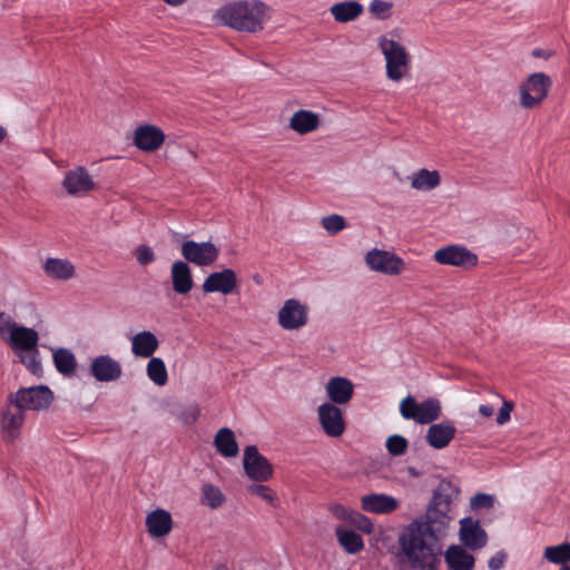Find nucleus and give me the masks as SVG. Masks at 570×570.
<instances>
[{
  "label": "nucleus",
  "mask_w": 570,
  "mask_h": 570,
  "mask_svg": "<svg viewBox=\"0 0 570 570\" xmlns=\"http://www.w3.org/2000/svg\"><path fill=\"white\" fill-rule=\"evenodd\" d=\"M452 495L441 484L433 494L424 517L414 519L399 534V557L412 570H439L440 535L451 521Z\"/></svg>",
  "instance_id": "obj_1"
},
{
  "label": "nucleus",
  "mask_w": 570,
  "mask_h": 570,
  "mask_svg": "<svg viewBox=\"0 0 570 570\" xmlns=\"http://www.w3.org/2000/svg\"><path fill=\"white\" fill-rule=\"evenodd\" d=\"M0 338L31 374H42L39 334L35 328L20 325L10 314L0 312Z\"/></svg>",
  "instance_id": "obj_2"
},
{
  "label": "nucleus",
  "mask_w": 570,
  "mask_h": 570,
  "mask_svg": "<svg viewBox=\"0 0 570 570\" xmlns=\"http://www.w3.org/2000/svg\"><path fill=\"white\" fill-rule=\"evenodd\" d=\"M269 20V8L261 0H239L222 6L214 14L217 24L237 31L258 32Z\"/></svg>",
  "instance_id": "obj_3"
},
{
  "label": "nucleus",
  "mask_w": 570,
  "mask_h": 570,
  "mask_svg": "<svg viewBox=\"0 0 570 570\" xmlns=\"http://www.w3.org/2000/svg\"><path fill=\"white\" fill-rule=\"evenodd\" d=\"M379 48L384 56L386 78L400 82L411 71V56L400 42L382 37Z\"/></svg>",
  "instance_id": "obj_4"
},
{
  "label": "nucleus",
  "mask_w": 570,
  "mask_h": 570,
  "mask_svg": "<svg viewBox=\"0 0 570 570\" xmlns=\"http://www.w3.org/2000/svg\"><path fill=\"white\" fill-rule=\"evenodd\" d=\"M552 79L544 72L529 75L519 86V102L524 109L539 107L548 97Z\"/></svg>",
  "instance_id": "obj_5"
},
{
  "label": "nucleus",
  "mask_w": 570,
  "mask_h": 570,
  "mask_svg": "<svg viewBox=\"0 0 570 570\" xmlns=\"http://www.w3.org/2000/svg\"><path fill=\"white\" fill-rule=\"evenodd\" d=\"M400 413L404 420L429 424L441 415V404L436 399H428L419 403L412 395H407L400 403Z\"/></svg>",
  "instance_id": "obj_6"
},
{
  "label": "nucleus",
  "mask_w": 570,
  "mask_h": 570,
  "mask_svg": "<svg viewBox=\"0 0 570 570\" xmlns=\"http://www.w3.org/2000/svg\"><path fill=\"white\" fill-rule=\"evenodd\" d=\"M26 421V412L11 397L0 407V434L4 443L16 442Z\"/></svg>",
  "instance_id": "obj_7"
},
{
  "label": "nucleus",
  "mask_w": 570,
  "mask_h": 570,
  "mask_svg": "<svg viewBox=\"0 0 570 570\" xmlns=\"http://www.w3.org/2000/svg\"><path fill=\"white\" fill-rule=\"evenodd\" d=\"M26 411H42L53 401V393L47 385L21 387L8 395Z\"/></svg>",
  "instance_id": "obj_8"
},
{
  "label": "nucleus",
  "mask_w": 570,
  "mask_h": 570,
  "mask_svg": "<svg viewBox=\"0 0 570 570\" xmlns=\"http://www.w3.org/2000/svg\"><path fill=\"white\" fill-rule=\"evenodd\" d=\"M307 304L296 298L286 299L277 313V323L285 331H298L308 323Z\"/></svg>",
  "instance_id": "obj_9"
},
{
  "label": "nucleus",
  "mask_w": 570,
  "mask_h": 570,
  "mask_svg": "<svg viewBox=\"0 0 570 570\" xmlns=\"http://www.w3.org/2000/svg\"><path fill=\"white\" fill-rule=\"evenodd\" d=\"M433 258L441 265L454 266L462 269H471L479 263L475 253L463 245H448L434 252Z\"/></svg>",
  "instance_id": "obj_10"
},
{
  "label": "nucleus",
  "mask_w": 570,
  "mask_h": 570,
  "mask_svg": "<svg viewBox=\"0 0 570 570\" xmlns=\"http://www.w3.org/2000/svg\"><path fill=\"white\" fill-rule=\"evenodd\" d=\"M366 266L376 273L389 276L400 275L404 268V261L393 252L373 248L365 255Z\"/></svg>",
  "instance_id": "obj_11"
},
{
  "label": "nucleus",
  "mask_w": 570,
  "mask_h": 570,
  "mask_svg": "<svg viewBox=\"0 0 570 570\" xmlns=\"http://www.w3.org/2000/svg\"><path fill=\"white\" fill-rule=\"evenodd\" d=\"M318 424L328 438H340L344 434L346 423L343 411L333 403L324 402L316 409Z\"/></svg>",
  "instance_id": "obj_12"
},
{
  "label": "nucleus",
  "mask_w": 570,
  "mask_h": 570,
  "mask_svg": "<svg viewBox=\"0 0 570 570\" xmlns=\"http://www.w3.org/2000/svg\"><path fill=\"white\" fill-rule=\"evenodd\" d=\"M243 466L245 474L255 482H265L273 476V465L258 452L255 445L245 448Z\"/></svg>",
  "instance_id": "obj_13"
},
{
  "label": "nucleus",
  "mask_w": 570,
  "mask_h": 570,
  "mask_svg": "<svg viewBox=\"0 0 570 570\" xmlns=\"http://www.w3.org/2000/svg\"><path fill=\"white\" fill-rule=\"evenodd\" d=\"M180 250L185 262L197 266H209L219 255L218 247L212 242L186 240L181 244Z\"/></svg>",
  "instance_id": "obj_14"
},
{
  "label": "nucleus",
  "mask_w": 570,
  "mask_h": 570,
  "mask_svg": "<svg viewBox=\"0 0 570 570\" xmlns=\"http://www.w3.org/2000/svg\"><path fill=\"white\" fill-rule=\"evenodd\" d=\"M89 373L97 382L109 383L120 379L122 367L120 362L109 354H101L91 360Z\"/></svg>",
  "instance_id": "obj_15"
},
{
  "label": "nucleus",
  "mask_w": 570,
  "mask_h": 570,
  "mask_svg": "<svg viewBox=\"0 0 570 570\" xmlns=\"http://www.w3.org/2000/svg\"><path fill=\"white\" fill-rule=\"evenodd\" d=\"M95 186L96 183L94 178L82 166L68 170L62 180V187L70 196H86L95 188Z\"/></svg>",
  "instance_id": "obj_16"
},
{
  "label": "nucleus",
  "mask_w": 570,
  "mask_h": 570,
  "mask_svg": "<svg viewBox=\"0 0 570 570\" xmlns=\"http://www.w3.org/2000/svg\"><path fill=\"white\" fill-rule=\"evenodd\" d=\"M459 537L462 547L470 550H480L488 542L485 530L481 528L479 520H474L471 517L463 518L460 521Z\"/></svg>",
  "instance_id": "obj_17"
},
{
  "label": "nucleus",
  "mask_w": 570,
  "mask_h": 570,
  "mask_svg": "<svg viewBox=\"0 0 570 570\" xmlns=\"http://www.w3.org/2000/svg\"><path fill=\"white\" fill-rule=\"evenodd\" d=\"M237 286V276L232 268H224L219 272L210 273L203 283L205 293H220L229 295Z\"/></svg>",
  "instance_id": "obj_18"
},
{
  "label": "nucleus",
  "mask_w": 570,
  "mask_h": 570,
  "mask_svg": "<svg viewBox=\"0 0 570 570\" xmlns=\"http://www.w3.org/2000/svg\"><path fill=\"white\" fill-rule=\"evenodd\" d=\"M324 390L328 399L327 402L337 406L345 405L353 397L354 384L347 377L333 376L326 382Z\"/></svg>",
  "instance_id": "obj_19"
},
{
  "label": "nucleus",
  "mask_w": 570,
  "mask_h": 570,
  "mask_svg": "<svg viewBox=\"0 0 570 570\" xmlns=\"http://www.w3.org/2000/svg\"><path fill=\"white\" fill-rule=\"evenodd\" d=\"M361 509L367 513L389 514L399 508V501L386 493L372 492L361 497Z\"/></svg>",
  "instance_id": "obj_20"
},
{
  "label": "nucleus",
  "mask_w": 570,
  "mask_h": 570,
  "mask_svg": "<svg viewBox=\"0 0 570 570\" xmlns=\"http://www.w3.org/2000/svg\"><path fill=\"white\" fill-rule=\"evenodd\" d=\"M165 141L164 131L154 125H142L136 128L134 134L135 146L144 151H155Z\"/></svg>",
  "instance_id": "obj_21"
},
{
  "label": "nucleus",
  "mask_w": 570,
  "mask_h": 570,
  "mask_svg": "<svg viewBox=\"0 0 570 570\" xmlns=\"http://www.w3.org/2000/svg\"><path fill=\"white\" fill-rule=\"evenodd\" d=\"M130 352L137 358L153 357L160 342L155 333L141 331L129 337Z\"/></svg>",
  "instance_id": "obj_22"
},
{
  "label": "nucleus",
  "mask_w": 570,
  "mask_h": 570,
  "mask_svg": "<svg viewBox=\"0 0 570 570\" xmlns=\"http://www.w3.org/2000/svg\"><path fill=\"white\" fill-rule=\"evenodd\" d=\"M455 431L454 425L449 421L435 423L429 426L425 439L431 448L442 450L454 439Z\"/></svg>",
  "instance_id": "obj_23"
},
{
  "label": "nucleus",
  "mask_w": 570,
  "mask_h": 570,
  "mask_svg": "<svg viewBox=\"0 0 570 570\" xmlns=\"http://www.w3.org/2000/svg\"><path fill=\"white\" fill-rule=\"evenodd\" d=\"M170 278L175 293L185 295L193 289L194 281L191 269L187 262L176 261L170 268Z\"/></svg>",
  "instance_id": "obj_24"
},
{
  "label": "nucleus",
  "mask_w": 570,
  "mask_h": 570,
  "mask_svg": "<svg viewBox=\"0 0 570 570\" xmlns=\"http://www.w3.org/2000/svg\"><path fill=\"white\" fill-rule=\"evenodd\" d=\"M444 561L449 570H473L474 557L464 547L452 544L444 552Z\"/></svg>",
  "instance_id": "obj_25"
},
{
  "label": "nucleus",
  "mask_w": 570,
  "mask_h": 570,
  "mask_svg": "<svg viewBox=\"0 0 570 570\" xmlns=\"http://www.w3.org/2000/svg\"><path fill=\"white\" fill-rule=\"evenodd\" d=\"M320 124L321 118L317 114L312 110L299 109L291 117L288 127L299 135H306L315 131Z\"/></svg>",
  "instance_id": "obj_26"
},
{
  "label": "nucleus",
  "mask_w": 570,
  "mask_h": 570,
  "mask_svg": "<svg viewBox=\"0 0 570 570\" xmlns=\"http://www.w3.org/2000/svg\"><path fill=\"white\" fill-rule=\"evenodd\" d=\"M42 268L49 278L56 281H69L76 274L75 265L67 258L49 257Z\"/></svg>",
  "instance_id": "obj_27"
},
{
  "label": "nucleus",
  "mask_w": 570,
  "mask_h": 570,
  "mask_svg": "<svg viewBox=\"0 0 570 570\" xmlns=\"http://www.w3.org/2000/svg\"><path fill=\"white\" fill-rule=\"evenodd\" d=\"M146 527L151 537H164L173 528L171 515L164 509H156L146 517Z\"/></svg>",
  "instance_id": "obj_28"
},
{
  "label": "nucleus",
  "mask_w": 570,
  "mask_h": 570,
  "mask_svg": "<svg viewBox=\"0 0 570 570\" xmlns=\"http://www.w3.org/2000/svg\"><path fill=\"white\" fill-rule=\"evenodd\" d=\"M411 187L419 191H430L441 184V176L438 170L421 168L410 177Z\"/></svg>",
  "instance_id": "obj_29"
},
{
  "label": "nucleus",
  "mask_w": 570,
  "mask_h": 570,
  "mask_svg": "<svg viewBox=\"0 0 570 570\" xmlns=\"http://www.w3.org/2000/svg\"><path fill=\"white\" fill-rule=\"evenodd\" d=\"M214 445L224 458H235L239 451L235 434L228 428H222L217 431L214 438Z\"/></svg>",
  "instance_id": "obj_30"
},
{
  "label": "nucleus",
  "mask_w": 570,
  "mask_h": 570,
  "mask_svg": "<svg viewBox=\"0 0 570 570\" xmlns=\"http://www.w3.org/2000/svg\"><path fill=\"white\" fill-rule=\"evenodd\" d=\"M337 22H350L358 18L363 12V6L358 1H342L334 3L330 9Z\"/></svg>",
  "instance_id": "obj_31"
},
{
  "label": "nucleus",
  "mask_w": 570,
  "mask_h": 570,
  "mask_svg": "<svg viewBox=\"0 0 570 570\" xmlns=\"http://www.w3.org/2000/svg\"><path fill=\"white\" fill-rule=\"evenodd\" d=\"M51 351L56 370L65 376H71L77 368V360L72 351L66 347L51 348Z\"/></svg>",
  "instance_id": "obj_32"
},
{
  "label": "nucleus",
  "mask_w": 570,
  "mask_h": 570,
  "mask_svg": "<svg viewBox=\"0 0 570 570\" xmlns=\"http://www.w3.org/2000/svg\"><path fill=\"white\" fill-rule=\"evenodd\" d=\"M335 534L338 543L348 554H355L364 549V541L358 533L344 527H337Z\"/></svg>",
  "instance_id": "obj_33"
},
{
  "label": "nucleus",
  "mask_w": 570,
  "mask_h": 570,
  "mask_svg": "<svg viewBox=\"0 0 570 570\" xmlns=\"http://www.w3.org/2000/svg\"><path fill=\"white\" fill-rule=\"evenodd\" d=\"M146 375L156 386H165L168 382V371L164 360L157 356L149 357Z\"/></svg>",
  "instance_id": "obj_34"
},
{
  "label": "nucleus",
  "mask_w": 570,
  "mask_h": 570,
  "mask_svg": "<svg viewBox=\"0 0 570 570\" xmlns=\"http://www.w3.org/2000/svg\"><path fill=\"white\" fill-rule=\"evenodd\" d=\"M543 558L553 564L569 566L570 542H562L557 546H548L543 550Z\"/></svg>",
  "instance_id": "obj_35"
},
{
  "label": "nucleus",
  "mask_w": 570,
  "mask_h": 570,
  "mask_svg": "<svg viewBox=\"0 0 570 570\" xmlns=\"http://www.w3.org/2000/svg\"><path fill=\"white\" fill-rule=\"evenodd\" d=\"M225 501V495L218 487L206 483L202 487L200 502L202 504L215 510Z\"/></svg>",
  "instance_id": "obj_36"
},
{
  "label": "nucleus",
  "mask_w": 570,
  "mask_h": 570,
  "mask_svg": "<svg viewBox=\"0 0 570 570\" xmlns=\"http://www.w3.org/2000/svg\"><path fill=\"white\" fill-rule=\"evenodd\" d=\"M248 492L261 498L272 507H276L278 503L276 493L269 487L261 484V482L250 484Z\"/></svg>",
  "instance_id": "obj_37"
},
{
  "label": "nucleus",
  "mask_w": 570,
  "mask_h": 570,
  "mask_svg": "<svg viewBox=\"0 0 570 570\" xmlns=\"http://www.w3.org/2000/svg\"><path fill=\"white\" fill-rule=\"evenodd\" d=\"M321 226L330 234L336 235L346 228V220L343 216L332 214L321 219Z\"/></svg>",
  "instance_id": "obj_38"
},
{
  "label": "nucleus",
  "mask_w": 570,
  "mask_h": 570,
  "mask_svg": "<svg viewBox=\"0 0 570 570\" xmlns=\"http://www.w3.org/2000/svg\"><path fill=\"white\" fill-rule=\"evenodd\" d=\"M347 523L366 534H371L374 531L372 520L356 510H353Z\"/></svg>",
  "instance_id": "obj_39"
},
{
  "label": "nucleus",
  "mask_w": 570,
  "mask_h": 570,
  "mask_svg": "<svg viewBox=\"0 0 570 570\" xmlns=\"http://www.w3.org/2000/svg\"><path fill=\"white\" fill-rule=\"evenodd\" d=\"M385 445L390 454L397 456L405 453L409 443L404 436L394 434L387 438Z\"/></svg>",
  "instance_id": "obj_40"
},
{
  "label": "nucleus",
  "mask_w": 570,
  "mask_h": 570,
  "mask_svg": "<svg viewBox=\"0 0 570 570\" xmlns=\"http://www.w3.org/2000/svg\"><path fill=\"white\" fill-rule=\"evenodd\" d=\"M495 497L488 493H476L470 499V508L474 511L490 510L493 508Z\"/></svg>",
  "instance_id": "obj_41"
},
{
  "label": "nucleus",
  "mask_w": 570,
  "mask_h": 570,
  "mask_svg": "<svg viewBox=\"0 0 570 570\" xmlns=\"http://www.w3.org/2000/svg\"><path fill=\"white\" fill-rule=\"evenodd\" d=\"M392 2L384 0H372L368 6V11L376 19H387L391 16Z\"/></svg>",
  "instance_id": "obj_42"
},
{
  "label": "nucleus",
  "mask_w": 570,
  "mask_h": 570,
  "mask_svg": "<svg viewBox=\"0 0 570 570\" xmlns=\"http://www.w3.org/2000/svg\"><path fill=\"white\" fill-rule=\"evenodd\" d=\"M199 415H200V407L197 404H191L181 411L180 420L185 424H193L198 420Z\"/></svg>",
  "instance_id": "obj_43"
},
{
  "label": "nucleus",
  "mask_w": 570,
  "mask_h": 570,
  "mask_svg": "<svg viewBox=\"0 0 570 570\" xmlns=\"http://www.w3.org/2000/svg\"><path fill=\"white\" fill-rule=\"evenodd\" d=\"M136 258L139 264L147 265L154 262L155 254L149 246L141 245L136 249Z\"/></svg>",
  "instance_id": "obj_44"
},
{
  "label": "nucleus",
  "mask_w": 570,
  "mask_h": 570,
  "mask_svg": "<svg viewBox=\"0 0 570 570\" xmlns=\"http://www.w3.org/2000/svg\"><path fill=\"white\" fill-rule=\"evenodd\" d=\"M332 514L341 521L348 522L351 514L353 512V509H350L342 504H334L330 508Z\"/></svg>",
  "instance_id": "obj_45"
},
{
  "label": "nucleus",
  "mask_w": 570,
  "mask_h": 570,
  "mask_svg": "<svg viewBox=\"0 0 570 570\" xmlns=\"http://www.w3.org/2000/svg\"><path fill=\"white\" fill-rule=\"evenodd\" d=\"M507 561V553L503 550L495 552L488 561L490 570H501Z\"/></svg>",
  "instance_id": "obj_46"
},
{
  "label": "nucleus",
  "mask_w": 570,
  "mask_h": 570,
  "mask_svg": "<svg viewBox=\"0 0 570 570\" xmlns=\"http://www.w3.org/2000/svg\"><path fill=\"white\" fill-rule=\"evenodd\" d=\"M513 410V404L511 402L504 401L502 406L499 410V414L497 416V423L499 425H503L511 417V412Z\"/></svg>",
  "instance_id": "obj_47"
},
{
  "label": "nucleus",
  "mask_w": 570,
  "mask_h": 570,
  "mask_svg": "<svg viewBox=\"0 0 570 570\" xmlns=\"http://www.w3.org/2000/svg\"><path fill=\"white\" fill-rule=\"evenodd\" d=\"M479 413L484 417H490L494 413V407L490 404H481L479 406Z\"/></svg>",
  "instance_id": "obj_48"
},
{
  "label": "nucleus",
  "mask_w": 570,
  "mask_h": 570,
  "mask_svg": "<svg viewBox=\"0 0 570 570\" xmlns=\"http://www.w3.org/2000/svg\"><path fill=\"white\" fill-rule=\"evenodd\" d=\"M166 4L170 7H178L185 3L187 0H163Z\"/></svg>",
  "instance_id": "obj_49"
},
{
  "label": "nucleus",
  "mask_w": 570,
  "mask_h": 570,
  "mask_svg": "<svg viewBox=\"0 0 570 570\" xmlns=\"http://www.w3.org/2000/svg\"><path fill=\"white\" fill-rule=\"evenodd\" d=\"M7 136V129L2 125H0V144L6 139Z\"/></svg>",
  "instance_id": "obj_50"
},
{
  "label": "nucleus",
  "mask_w": 570,
  "mask_h": 570,
  "mask_svg": "<svg viewBox=\"0 0 570 570\" xmlns=\"http://www.w3.org/2000/svg\"><path fill=\"white\" fill-rule=\"evenodd\" d=\"M215 570H228L225 566H217Z\"/></svg>",
  "instance_id": "obj_51"
},
{
  "label": "nucleus",
  "mask_w": 570,
  "mask_h": 570,
  "mask_svg": "<svg viewBox=\"0 0 570 570\" xmlns=\"http://www.w3.org/2000/svg\"><path fill=\"white\" fill-rule=\"evenodd\" d=\"M559 570H570V566H563Z\"/></svg>",
  "instance_id": "obj_52"
}]
</instances>
